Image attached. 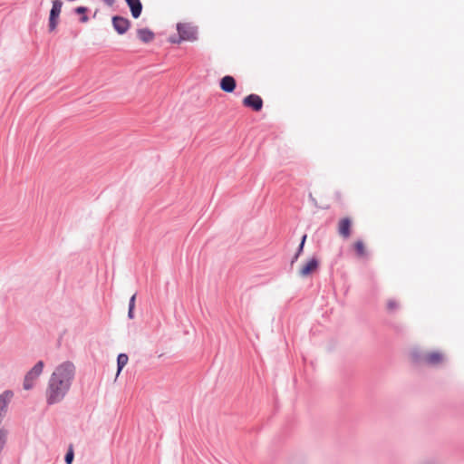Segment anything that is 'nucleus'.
<instances>
[{"mask_svg":"<svg viewBox=\"0 0 464 464\" xmlns=\"http://www.w3.org/2000/svg\"><path fill=\"white\" fill-rule=\"evenodd\" d=\"M75 365L66 361L57 365L51 374L45 390L47 405L60 403L69 392L75 378Z\"/></svg>","mask_w":464,"mask_h":464,"instance_id":"obj_1","label":"nucleus"},{"mask_svg":"<svg viewBox=\"0 0 464 464\" xmlns=\"http://www.w3.org/2000/svg\"><path fill=\"white\" fill-rule=\"evenodd\" d=\"M13 396L14 392L10 390H6L0 394V424L2 423L5 414L7 411L8 404L11 401ZM7 434L8 432L5 429H0V452L6 443Z\"/></svg>","mask_w":464,"mask_h":464,"instance_id":"obj_2","label":"nucleus"},{"mask_svg":"<svg viewBox=\"0 0 464 464\" xmlns=\"http://www.w3.org/2000/svg\"><path fill=\"white\" fill-rule=\"evenodd\" d=\"M411 356L414 362H423L431 366L438 365L443 361V354L439 352L423 353L419 349H413L411 353Z\"/></svg>","mask_w":464,"mask_h":464,"instance_id":"obj_3","label":"nucleus"},{"mask_svg":"<svg viewBox=\"0 0 464 464\" xmlns=\"http://www.w3.org/2000/svg\"><path fill=\"white\" fill-rule=\"evenodd\" d=\"M44 367V363L43 361H38L34 367L27 372L24 376L23 387L24 390L29 391L32 390L34 386L35 381L42 374Z\"/></svg>","mask_w":464,"mask_h":464,"instance_id":"obj_4","label":"nucleus"},{"mask_svg":"<svg viewBox=\"0 0 464 464\" xmlns=\"http://www.w3.org/2000/svg\"><path fill=\"white\" fill-rule=\"evenodd\" d=\"M177 30L179 34V40L193 42L197 40L198 31L190 24H178Z\"/></svg>","mask_w":464,"mask_h":464,"instance_id":"obj_5","label":"nucleus"},{"mask_svg":"<svg viewBox=\"0 0 464 464\" xmlns=\"http://www.w3.org/2000/svg\"><path fill=\"white\" fill-rule=\"evenodd\" d=\"M63 7V2L62 0H53L52 1V8L50 10L49 14V31L55 30L57 24H58V19L62 11Z\"/></svg>","mask_w":464,"mask_h":464,"instance_id":"obj_6","label":"nucleus"},{"mask_svg":"<svg viewBox=\"0 0 464 464\" xmlns=\"http://www.w3.org/2000/svg\"><path fill=\"white\" fill-rule=\"evenodd\" d=\"M111 24H112L113 29L119 34H124L125 33L128 32V30L130 27V21L128 18H125L121 15L112 16Z\"/></svg>","mask_w":464,"mask_h":464,"instance_id":"obj_7","label":"nucleus"},{"mask_svg":"<svg viewBox=\"0 0 464 464\" xmlns=\"http://www.w3.org/2000/svg\"><path fill=\"white\" fill-rule=\"evenodd\" d=\"M243 105L254 111H260L263 108V100L259 95L252 93L243 99Z\"/></svg>","mask_w":464,"mask_h":464,"instance_id":"obj_8","label":"nucleus"},{"mask_svg":"<svg viewBox=\"0 0 464 464\" xmlns=\"http://www.w3.org/2000/svg\"><path fill=\"white\" fill-rule=\"evenodd\" d=\"M319 266V261L316 257H312L299 271L301 277H306L314 272Z\"/></svg>","mask_w":464,"mask_h":464,"instance_id":"obj_9","label":"nucleus"},{"mask_svg":"<svg viewBox=\"0 0 464 464\" xmlns=\"http://www.w3.org/2000/svg\"><path fill=\"white\" fill-rule=\"evenodd\" d=\"M220 89L225 92H233L236 89L237 82L233 76L226 75L220 80Z\"/></svg>","mask_w":464,"mask_h":464,"instance_id":"obj_10","label":"nucleus"},{"mask_svg":"<svg viewBox=\"0 0 464 464\" xmlns=\"http://www.w3.org/2000/svg\"><path fill=\"white\" fill-rule=\"evenodd\" d=\"M124 1L126 2L127 5L130 8L131 16L134 19L139 18L142 13V8H143L140 0H124Z\"/></svg>","mask_w":464,"mask_h":464,"instance_id":"obj_11","label":"nucleus"},{"mask_svg":"<svg viewBox=\"0 0 464 464\" xmlns=\"http://www.w3.org/2000/svg\"><path fill=\"white\" fill-rule=\"evenodd\" d=\"M351 225L352 221L349 218H344L339 222L338 232L344 238L349 237L351 235Z\"/></svg>","mask_w":464,"mask_h":464,"instance_id":"obj_12","label":"nucleus"},{"mask_svg":"<svg viewBox=\"0 0 464 464\" xmlns=\"http://www.w3.org/2000/svg\"><path fill=\"white\" fill-rule=\"evenodd\" d=\"M138 38L144 44L150 43L154 37V33L149 28H140L137 30Z\"/></svg>","mask_w":464,"mask_h":464,"instance_id":"obj_13","label":"nucleus"},{"mask_svg":"<svg viewBox=\"0 0 464 464\" xmlns=\"http://www.w3.org/2000/svg\"><path fill=\"white\" fill-rule=\"evenodd\" d=\"M129 357L126 353H120L117 357V374H119L123 367L128 363Z\"/></svg>","mask_w":464,"mask_h":464,"instance_id":"obj_14","label":"nucleus"},{"mask_svg":"<svg viewBox=\"0 0 464 464\" xmlns=\"http://www.w3.org/2000/svg\"><path fill=\"white\" fill-rule=\"evenodd\" d=\"M354 249L359 256H363L365 255V247L362 240H357L354 243Z\"/></svg>","mask_w":464,"mask_h":464,"instance_id":"obj_15","label":"nucleus"},{"mask_svg":"<svg viewBox=\"0 0 464 464\" xmlns=\"http://www.w3.org/2000/svg\"><path fill=\"white\" fill-rule=\"evenodd\" d=\"M399 307V304L395 300H389L387 303V309L391 312Z\"/></svg>","mask_w":464,"mask_h":464,"instance_id":"obj_16","label":"nucleus"},{"mask_svg":"<svg viewBox=\"0 0 464 464\" xmlns=\"http://www.w3.org/2000/svg\"><path fill=\"white\" fill-rule=\"evenodd\" d=\"M306 237H307V236H306V235H304V236L302 237L301 242H300V244H299V246H298V248H297V250H296L297 255H301V254L303 253V251H304V246L305 240H306Z\"/></svg>","mask_w":464,"mask_h":464,"instance_id":"obj_17","label":"nucleus"},{"mask_svg":"<svg viewBox=\"0 0 464 464\" xmlns=\"http://www.w3.org/2000/svg\"><path fill=\"white\" fill-rule=\"evenodd\" d=\"M72 460H73V452H72V450H70L64 457V461L66 464H72Z\"/></svg>","mask_w":464,"mask_h":464,"instance_id":"obj_18","label":"nucleus"},{"mask_svg":"<svg viewBox=\"0 0 464 464\" xmlns=\"http://www.w3.org/2000/svg\"><path fill=\"white\" fill-rule=\"evenodd\" d=\"M88 12V8L85 6H78L74 9V13L77 14H84Z\"/></svg>","mask_w":464,"mask_h":464,"instance_id":"obj_19","label":"nucleus"},{"mask_svg":"<svg viewBox=\"0 0 464 464\" xmlns=\"http://www.w3.org/2000/svg\"><path fill=\"white\" fill-rule=\"evenodd\" d=\"M169 40L172 44H179L182 41V40H179V34L178 36H176V35L170 36Z\"/></svg>","mask_w":464,"mask_h":464,"instance_id":"obj_20","label":"nucleus"},{"mask_svg":"<svg viewBox=\"0 0 464 464\" xmlns=\"http://www.w3.org/2000/svg\"><path fill=\"white\" fill-rule=\"evenodd\" d=\"M136 294H134L129 301V307L135 308Z\"/></svg>","mask_w":464,"mask_h":464,"instance_id":"obj_21","label":"nucleus"},{"mask_svg":"<svg viewBox=\"0 0 464 464\" xmlns=\"http://www.w3.org/2000/svg\"><path fill=\"white\" fill-rule=\"evenodd\" d=\"M128 317L130 319H133L134 318V308L129 307Z\"/></svg>","mask_w":464,"mask_h":464,"instance_id":"obj_22","label":"nucleus"},{"mask_svg":"<svg viewBox=\"0 0 464 464\" xmlns=\"http://www.w3.org/2000/svg\"><path fill=\"white\" fill-rule=\"evenodd\" d=\"M108 6H111L114 5L115 0H102Z\"/></svg>","mask_w":464,"mask_h":464,"instance_id":"obj_23","label":"nucleus"},{"mask_svg":"<svg viewBox=\"0 0 464 464\" xmlns=\"http://www.w3.org/2000/svg\"><path fill=\"white\" fill-rule=\"evenodd\" d=\"M89 20V17L85 15V14L80 18V22L82 23H87Z\"/></svg>","mask_w":464,"mask_h":464,"instance_id":"obj_24","label":"nucleus"},{"mask_svg":"<svg viewBox=\"0 0 464 464\" xmlns=\"http://www.w3.org/2000/svg\"><path fill=\"white\" fill-rule=\"evenodd\" d=\"M299 256L300 255H297V253H295L291 260V263L294 264L298 259Z\"/></svg>","mask_w":464,"mask_h":464,"instance_id":"obj_25","label":"nucleus"}]
</instances>
